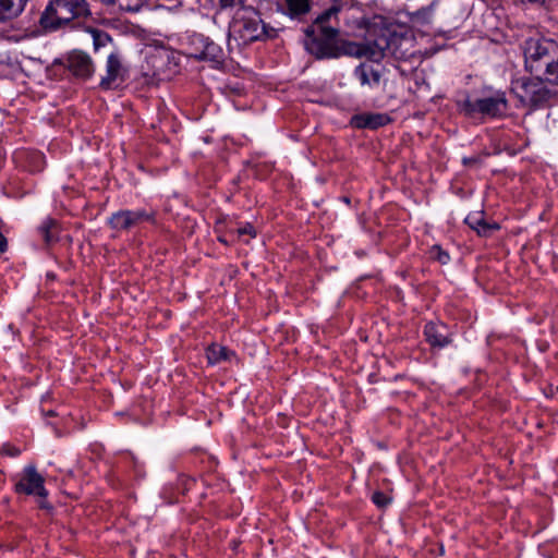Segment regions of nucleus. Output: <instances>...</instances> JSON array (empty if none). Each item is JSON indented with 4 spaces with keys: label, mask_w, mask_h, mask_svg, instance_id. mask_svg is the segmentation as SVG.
<instances>
[{
    "label": "nucleus",
    "mask_w": 558,
    "mask_h": 558,
    "mask_svg": "<svg viewBox=\"0 0 558 558\" xmlns=\"http://www.w3.org/2000/svg\"><path fill=\"white\" fill-rule=\"evenodd\" d=\"M557 391H558V386H557Z\"/></svg>",
    "instance_id": "33"
},
{
    "label": "nucleus",
    "mask_w": 558,
    "mask_h": 558,
    "mask_svg": "<svg viewBox=\"0 0 558 558\" xmlns=\"http://www.w3.org/2000/svg\"><path fill=\"white\" fill-rule=\"evenodd\" d=\"M341 4L335 3L319 14L306 28V50L317 59H333L342 56L344 40H339L338 14Z\"/></svg>",
    "instance_id": "1"
},
{
    "label": "nucleus",
    "mask_w": 558,
    "mask_h": 558,
    "mask_svg": "<svg viewBox=\"0 0 558 558\" xmlns=\"http://www.w3.org/2000/svg\"><path fill=\"white\" fill-rule=\"evenodd\" d=\"M525 69L539 81L558 84V44L546 38L525 43Z\"/></svg>",
    "instance_id": "2"
},
{
    "label": "nucleus",
    "mask_w": 558,
    "mask_h": 558,
    "mask_svg": "<svg viewBox=\"0 0 558 558\" xmlns=\"http://www.w3.org/2000/svg\"><path fill=\"white\" fill-rule=\"evenodd\" d=\"M230 35L246 45L256 40L274 38L276 29L263 22L256 7H254L238 10L230 26Z\"/></svg>",
    "instance_id": "4"
},
{
    "label": "nucleus",
    "mask_w": 558,
    "mask_h": 558,
    "mask_svg": "<svg viewBox=\"0 0 558 558\" xmlns=\"http://www.w3.org/2000/svg\"><path fill=\"white\" fill-rule=\"evenodd\" d=\"M354 75L359 78L361 85L368 86L371 88L377 87L381 78L380 72L367 63L360 64L354 70Z\"/></svg>",
    "instance_id": "15"
},
{
    "label": "nucleus",
    "mask_w": 558,
    "mask_h": 558,
    "mask_svg": "<svg viewBox=\"0 0 558 558\" xmlns=\"http://www.w3.org/2000/svg\"><path fill=\"white\" fill-rule=\"evenodd\" d=\"M8 247V242L5 236L0 232V252H4Z\"/></svg>",
    "instance_id": "29"
},
{
    "label": "nucleus",
    "mask_w": 558,
    "mask_h": 558,
    "mask_svg": "<svg viewBox=\"0 0 558 558\" xmlns=\"http://www.w3.org/2000/svg\"><path fill=\"white\" fill-rule=\"evenodd\" d=\"M66 69L76 77L87 80L95 72V64L89 54L82 50L71 51L65 59Z\"/></svg>",
    "instance_id": "11"
},
{
    "label": "nucleus",
    "mask_w": 558,
    "mask_h": 558,
    "mask_svg": "<svg viewBox=\"0 0 558 558\" xmlns=\"http://www.w3.org/2000/svg\"><path fill=\"white\" fill-rule=\"evenodd\" d=\"M230 351L222 345L211 344L207 349V359L210 364H217L229 359Z\"/></svg>",
    "instance_id": "20"
},
{
    "label": "nucleus",
    "mask_w": 558,
    "mask_h": 558,
    "mask_svg": "<svg viewBox=\"0 0 558 558\" xmlns=\"http://www.w3.org/2000/svg\"><path fill=\"white\" fill-rule=\"evenodd\" d=\"M372 500L380 508L386 507L390 502V499L381 492H375L372 496Z\"/></svg>",
    "instance_id": "26"
},
{
    "label": "nucleus",
    "mask_w": 558,
    "mask_h": 558,
    "mask_svg": "<svg viewBox=\"0 0 558 558\" xmlns=\"http://www.w3.org/2000/svg\"><path fill=\"white\" fill-rule=\"evenodd\" d=\"M461 108L468 117L473 118L476 114H482L483 117L496 118L506 113L507 100L504 95H495L475 100L468 98L462 102Z\"/></svg>",
    "instance_id": "6"
},
{
    "label": "nucleus",
    "mask_w": 558,
    "mask_h": 558,
    "mask_svg": "<svg viewBox=\"0 0 558 558\" xmlns=\"http://www.w3.org/2000/svg\"><path fill=\"white\" fill-rule=\"evenodd\" d=\"M101 2L106 3V4H118L119 5V1L120 0H100Z\"/></svg>",
    "instance_id": "30"
},
{
    "label": "nucleus",
    "mask_w": 558,
    "mask_h": 558,
    "mask_svg": "<svg viewBox=\"0 0 558 558\" xmlns=\"http://www.w3.org/2000/svg\"><path fill=\"white\" fill-rule=\"evenodd\" d=\"M236 233H238L239 236H242L244 234H248L251 236L255 235L254 229H253V227L250 223H246L242 228H238L236 229Z\"/></svg>",
    "instance_id": "27"
},
{
    "label": "nucleus",
    "mask_w": 558,
    "mask_h": 558,
    "mask_svg": "<svg viewBox=\"0 0 558 558\" xmlns=\"http://www.w3.org/2000/svg\"><path fill=\"white\" fill-rule=\"evenodd\" d=\"M390 122V118L385 113H371L356 118V125L359 128L377 129Z\"/></svg>",
    "instance_id": "18"
},
{
    "label": "nucleus",
    "mask_w": 558,
    "mask_h": 558,
    "mask_svg": "<svg viewBox=\"0 0 558 558\" xmlns=\"http://www.w3.org/2000/svg\"><path fill=\"white\" fill-rule=\"evenodd\" d=\"M465 223L481 236H488L494 230L498 229L497 225L488 223L485 220L483 211L469 214L465 218Z\"/></svg>",
    "instance_id": "14"
},
{
    "label": "nucleus",
    "mask_w": 558,
    "mask_h": 558,
    "mask_svg": "<svg viewBox=\"0 0 558 558\" xmlns=\"http://www.w3.org/2000/svg\"><path fill=\"white\" fill-rule=\"evenodd\" d=\"M191 46H202V50L191 51V57L203 60L220 63L223 60V50L222 48L210 40L208 37L204 35L196 34L191 38Z\"/></svg>",
    "instance_id": "10"
},
{
    "label": "nucleus",
    "mask_w": 558,
    "mask_h": 558,
    "mask_svg": "<svg viewBox=\"0 0 558 558\" xmlns=\"http://www.w3.org/2000/svg\"><path fill=\"white\" fill-rule=\"evenodd\" d=\"M27 0H0V21L16 17L24 10Z\"/></svg>",
    "instance_id": "16"
},
{
    "label": "nucleus",
    "mask_w": 558,
    "mask_h": 558,
    "mask_svg": "<svg viewBox=\"0 0 558 558\" xmlns=\"http://www.w3.org/2000/svg\"><path fill=\"white\" fill-rule=\"evenodd\" d=\"M429 255L430 258L439 262L441 265H446L450 259L449 254L441 250V247L438 245H434L430 248Z\"/></svg>",
    "instance_id": "24"
},
{
    "label": "nucleus",
    "mask_w": 558,
    "mask_h": 558,
    "mask_svg": "<svg viewBox=\"0 0 558 558\" xmlns=\"http://www.w3.org/2000/svg\"><path fill=\"white\" fill-rule=\"evenodd\" d=\"M264 0H219L221 9L240 7L239 10H246L250 8L257 7Z\"/></svg>",
    "instance_id": "21"
},
{
    "label": "nucleus",
    "mask_w": 558,
    "mask_h": 558,
    "mask_svg": "<svg viewBox=\"0 0 558 558\" xmlns=\"http://www.w3.org/2000/svg\"><path fill=\"white\" fill-rule=\"evenodd\" d=\"M90 34L93 36L95 50H98L100 47H105L111 40L110 36L100 29L92 28Z\"/></svg>",
    "instance_id": "22"
},
{
    "label": "nucleus",
    "mask_w": 558,
    "mask_h": 558,
    "mask_svg": "<svg viewBox=\"0 0 558 558\" xmlns=\"http://www.w3.org/2000/svg\"><path fill=\"white\" fill-rule=\"evenodd\" d=\"M39 506H40V508H47L48 507L46 501H40Z\"/></svg>",
    "instance_id": "32"
},
{
    "label": "nucleus",
    "mask_w": 558,
    "mask_h": 558,
    "mask_svg": "<svg viewBox=\"0 0 558 558\" xmlns=\"http://www.w3.org/2000/svg\"><path fill=\"white\" fill-rule=\"evenodd\" d=\"M128 66L120 51L114 50L108 54L105 65V75L101 76L99 86L109 90L117 88L128 78Z\"/></svg>",
    "instance_id": "7"
},
{
    "label": "nucleus",
    "mask_w": 558,
    "mask_h": 558,
    "mask_svg": "<svg viewBox=\"0 0 558 558\" xmlns=\"http://www.w3.org/2000/svg\"><path fill=\"white\" fill-rule=\"evenodd\" d=\"M424 335L432 347L444 348L450 342L446 327L441 324L427 323L424 327Z\"/></svg>",
    "instance_id": "13"
},
{
    "label": "nucleus",
    "mask_w": 558,
    "mask_h": 558,
    "mask_svg": "<svg viewBox=\"0 0 558 558\" xmlns=\"http://www.w3.org/2000/svg\"><path fill=\"white\" fill-rule=\"evenodd\" d=\"M202 50V46H192L191 51Z\"/></svg>",
    "instance_id": "31"
},
{
    "label": "nucleus",
    "mask_w": 558,
    "mask_h": 558,
    "mask_svg": "<svg viewBox=\"0 0 558 558\" xmlns=\"http://www.w3.org/2000/svg\"><path fill=\"white\" fill-rule=\"evenodd\" d=\"M549 98V92L546 88H538L532 92L531 102L533 107L539 106Z\"/></svg>",
    "instance_id": "23"
},
{
    "label": "nucleus",
    "mask_w": 558,
    "mask_h": 558,
    "mask_svg": "<svg viewBox=\"0 0 558 558\" xmlns=\"http://www.w3.org/2000/svg\"><path fill=\"white\" fill-rule=\"evenodd\" d=\"M398 37L390 29L385 27H373L368 29L365 44L344 43L343 53L354 57H367L371 60L379 61L387 52L392 53Z\"/></svg>",
    "instance_id": "3"
},
{
    "label": "nucleus",
    "mask_w": 558,
    "mask_h": 558,
    "mask_svg": "<svg viewBox=\"0 0 558 558\" xmlns=\"http://www.w3.org/2000/svg\"><path fill=\"white\" fill-rule=\"evenodd\" d=\"M2 450H3V452H5L7 454H9L11 457H16L20 454V450L15 447L4 446Z\"/></svg>",
    "instance_id": "28"
},
{
    "label": "nucleus",
    "mask_w": 558,
    "mask_h": 558,
    "mask_svg": "<svg viewBox=\"0 0 558 558\" xmlns=\"http://www.w3.org/2000/svg\"><path fill=\"white\" fill-rule=\"evenodd\" d=\"M57 221L50 218L39 226L38 231L46 244H51L57 240Z\"/></svg>",
    "instance_id": "19"
},
{
    "label": "nucleus",
    "mask_w": 558,
    "mask_h": 558,
    "mask_svg": "<svg viewBox=\"0 0 558 558\" xmlns=\"http://www.w3.org/2000/svg\"><path fill=\"white\" fill-rule=\"evenodd\" d=\"M154 214L145 209L129 210L123 209L113 213L108 219L111 229L117 231L129 230L145 221H151Z\"/></svg>",
    "instance_id": "9"
},
{
    "label": "nucleus",
    "mask_w": 558,
    "mask_h": 558,
    "mask_svg": "<svg viewBox=\"0 0 558 558\" xmlns=\"http://www.w3.org/2000/svg\"><path fill=\"white\" fill-rule=\"evenodd\" d=\"M277 9L292 20L301 21L312 9L311 0H276Z\"/></svg>",
    "instance_id": "12"
},
{
    "label": "nucleus",
    "mask_w": 558,
    "mask_h": 558,
    "mask_svg": "<svg viewBox=\"0 0 558 558\" xmlns=\"http://www.w3.org/2000/svg\"><path fill=\"white\" fill-rule=\"evenodd\" d=\"M88 15L90 11L86 0H51L39 22L44 29L52 32Z\"/></svg>",
    "instance_id": "5"
},
{
    "label": "nucleus",
    "mask_w": 558,
    "mask_h": 558,
    "mask_svg": "<svg viewBox=\"0 0 558 558\" xmlns=\"http://www.w3.org/2000/svg\"><path fill=\"white\" fill-rule=\"evenodd\" d=\"M45 480L37 472L34 464H28L24 468L20 480L15 484V492L19 494L36 495L40 498H46L48 495L44 486Z\"/></svg>",
    "instance_id": "8"
},
{
    "label": "nucleus",
    "mask_w": 558,
    "mask_h": 558,
    "mask_svg": "<svg viewBox=\"0 0 558 558\" xmlns=\"http://www.w3.org/2000/svg\"><path fill=\"white\" fill-rule=\"evenodd\" d=\"M144 0H120L119 7L124 11L136 12L143 5Z\"/></svg>",
    "instance_id": "25"
},
{
    "label": "nucleus",
    "mask_w": 558,
    "mask_h": 558,
    "mask_svg": "<svg viewBox=\"0 0 558 558\" xmlns=\"http://www.w3.org/2000/svg\"><path fill=\"white\" fill-rule=\"evenodd\" d=\"M438 2L439 0H434L428 5L412 12L410 15L411 21L420 25L430 24L438 7Z\"/></svg>",
    "instance_id": "17"
}]
</instances>
